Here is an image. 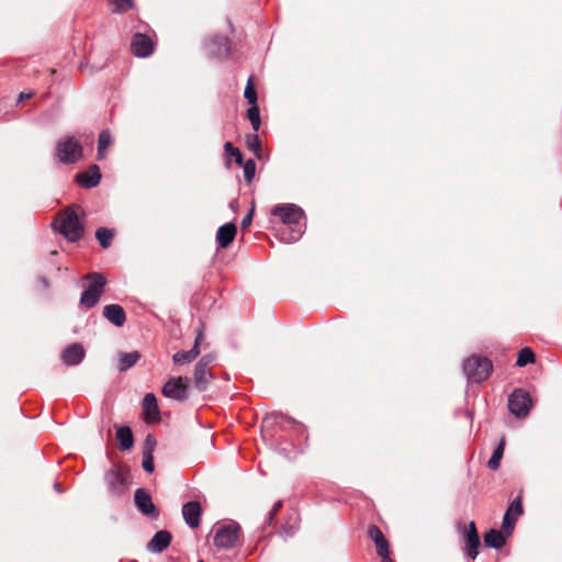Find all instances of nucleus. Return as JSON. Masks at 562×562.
<instances>
[{"instance_id":"nucleus-8","label":"nucleus","mask_w":562,"mask_h":562,"mask_svg":"<svg viewBox=\"0 0 562 562\" xmlns=\"http://www.w3.org/2000/svg\"><path fill=\"white\" fill-rule=\"evenodd\" d=\"M532 407L529 393L522 389H516L508 397V409L518 418L528 416Z\"/></svg>"},{"instance_id":"nucleus-6","label":"nucleus","mask_w":562,"mask_h":562,"mask_svg":"<svg viewBox=\"0 0 562 562\" xmlns=\"http://www.w3.org/2000/svg\"><path fill=\"white\" fill-rule=\"evenodd\" d=\"M128 470L121 465H115L105 473V481L112 496L121 497L128 490Z\"/></svg>"},{"instance_id":"nucleus-4","label":"nucleus","mask_w":562,"mask_h":562,"mask_svg":"<svg viewBox=\"0 0 562 562\" xmlns=\"http://www.w3.org/2000/svg\"><path fill=\"white\" fill-rule=\"evenodd\" d=\"M243 538V530L238 522L231 521L215 529L213 544L218 550L234 548Z\"/></svg>"},{"instance_id":"nucleus-31","label":"nucleus","mask_w":562,"mask_h":562,"mask_svg":"<svg viewBox=\"0 0 562 562\" xmlns=\"http://www.w3.org/2000/svg\"><path fill=\"white\" fill-rule=\"evenodd\" d=\"M251 106L247 110V117L249 119L254 131L257 133L260 128V111L258 104H250Z\"/></svg>"},{"instance_id":"nucleus-38","label":"nucleus","mask_w":562,"mask_h":562,"mask_svg":"<svg viewBox=\"0 0 562 562\" xmlns=\"http://www.w3.org/2000/svg\"><path fill=\"white\" fill-rule=\"evenodd\" d=\"M156 447V438L154 435L148 434L144 441L143 454H153Z\"/></svg>"},{"instance_id":"nucleus-26","label":"nucleus","mask_w":562,"mask_h":562,"mask_svg":"<svg viewBox=\"0 0 562 562\" xmlns=\"http://www.w3.org/2000/svg\"><path fill=\"white\" fill-rule=\"evenodd\" d=\"M140 358L138 351L124 352L120 355L119 371L123 372L133 367Z\"/></svg>"},{"instance_id":"nucleus-11","label":"nucleus","mask_w":562,"mask_h":562,"mask_svg":"<svg viewBox=\"0 0 562 562\" xmlns=\"http://www.w3.org/2000/svg\"><path fill=\"white\" fill-rule=\"evenodd\" d=\"M188 378H171L162 386V394L169 398L184 401L188 397Z\"/></svg>"},{"instance_id":"nucleus-27","label":"nucleus","mask_w":562,"mask_h":562,"mask_svg":"<svg viewBox=\"0 0 562 562\" xmlns=\"http://www.w3.org/2000/svg\"><path fill=\"white\" fill-rule=\"evenodd\" d=\"M112 144V136L111 133L108 130L102 131L99 134L98 139V159H104L105 158V150L110 147Z\"/></svg>"},{"instance_id":"nucleus-19","label":"nucleus","mask_w":562,"mask_h":562,"mask_svg":"<svg viewBox=\"0 0 562 562\" xmlns=\"http://www.w3.org/2000/svg\"><path fill=\"white\" fill-rule=\"evenodd\" d=\"M103 316L113 325L122 327L126 322V313L119 304H109L103 307Z\"/></svg>"},{"instance_id":"nucleus-47","label":"nucleus","mask_w":562,"mask_h":562,"mask_svg":"<svg viewBox=\"0 0 562 562\" xmlns=\"http://www.w3.org/2000/svg\"><path fill=\"white\" fill-rule=\"evenodd\" d=\"M198 562H204V561L200 560V561H198Z\"/></svg>"},{"instance_id":"nucleus-21","label":"nucleus","mask_w":562,"mask_h":562,"mask_svg":"<svg viewBox=\"0 0 562 562\" xmlns=\"http://www.w3.org/2000/svg\"><path fill=\"white\" fill-rule=\"evenodd\" d=\"M77 181L86 188H94L100 183L101 173L97 165H92L85 172L76 176Z\"/></svg>"},{"instance_id":"nucleus-33","label":"nucleus","mask_w":562,"mask_h":562,"mask_svg":"<svg viewBox=\"0 0 562 562\" xmlns=\"http://www.w3.org/2000/svg\"><path fill=\"white\" fill-rule=\"evenodd\" d=\"M247 148L256 154L258 158L261 157V143L258 135L250 134L246 137Z\"/></svg>"},{"instance_id":"nucleus-45","label":"nucleus","mask_w":562,"mask_h":562,"mask_svg":"<svg viewBox=\"0 0 562 562\" xmlns=\"http://www.w3.org/2000/svg\"><path fill=\"white\" fill-rule=\"evenodd\" d=\"M382 559L381 562H393L391 559H390V554H386L385 557H380Z\"/></svg>"},{"instance_id":"nucleus-36","label":"nucleus","mask_w":562,"mask_h":562,"mask_svg":"<svg viewBox=\"0 0 562 562\" xmlns=\"http://www.w3.org/2000/svg\"><path fill=\"white\" fill-rule=\"evenodd\" d=\"M244 168V177L245 180L250 183L252 179L255 178L256 173V162L254 159H248L246 162H243Z\"/></svg>"},{"instance_id":"nucleus-46","label":"nucleus","mask_w":562,"mask_h":562,"mask_svg":"<svg viewBox=\"0 0 562 562\" xmlns=\"http://www.w3.org/2000/svg\"><path fill=\"white\" fill-rule=\"evenodd\" d=\"M55 488L58 491V492H61L60 487H59V483H56L55 484Z\"/></svg>"},{"instance_id":"nucleus-32","label":"nucleus","mask_w":562,"mask_h":562,"mask_svg":"<svg viewBox=\"0 0 562 562\" xmlns=\"http://www.w3.org/2000/svg\"><path fill=\"white\" fill-rule=\"evenodd\" d=\"M113 13H125L134 7L133 0H110Z\"/></svg>"},{"instance_id":"nucleus-9","label":"nucleus","mask_w":562,"mask_h":562,"mask_svg":"<svg viewBox=\"0 0 562 562\" xmlns=\"http://www.w3.org/2000/svg\"><path fill=\"white\" fill-rule=\"evenodd\" d=\"M213 357L210 355L203 356L195 364L193 371L194 386L199 391H204L212 379L210 364Z\"/></svg>"},{"instance_id":"nucleus-43","label":"nucleus","mask_w":562,"mask_h":562,"mask_svg":"<svg viewBox=\"0 0 562 562\" xmlns=\"http://www.w3.org/2000/svg\"><path fill=\"white\" fill-rule=\"evenodd\" d=\"M33 92L32 91H29V92H21L20 95H19V99L18 101L19 102H22V101H25V100H29L33 97Z\"/></svg>"},{"instance_id":"nucleus-13","label":"nucleus","mask_w":562,"mask_h":562,"mask_svg":"<svg viewBox=\"0 0 562 562\" xmlns=\"http://www.w3.org/2000/svg\"><path fill=\"white\" fill-rule=\"evenodd\" d=\"M463 539H464V549L467 551V554L471 559H475L479 554V547H480V537L476 529V525L474 521H470L468 525V528L464 529L463 532Z\"/></svg>"},{"instance_id":"nucleus-24","label":"nucleus","mask_w":562,"mask_h":562,"mask_svg":"<svg viewBox=\"0 0 562 562\" xmlns=\"http://www.w3.org/2000/svg\"><path fill=\"white\" fill-rule=\"evenodd\" d=\"M116 439L120 442L121 450L125 451L133 447L134 437L130 427H120L116 431Z\"/></svg>"},{"instance_id":"nucleus-28","label":"nucleus","mask_w":562,"mask_h":562,"mask_svg":"<svg viewBox=\"0 0 562 562\" xmlns=\"http://www.w3.org/2000/svg\"><path fill=\"white\" fill-rule=\"evenodd\" d=\"M504 449H505V439L502 438L499 443H498V446L494 450L491 459L487 462V467L491 470L495 471V470H497L499 468L501 460H502L503 454H504Z\"/></svg>"},{"instance_id":"nucleus-42","label":"nucleus","mask_w":562,"mask_h":562,"mask_svg":"<svg viewBox=\"0 0 562 562\" xmlns=\"http://www.w3.org/2000/svg\"><path fill=\"white\" fill-rule=\"evenodd\" d=\"M252 214H254V209H251L248 212V214L243 218V221H241V228L243 229H246L247 227L250 226L251 221H252Z\"/></svg>"},{"instance_id":"nucleus-17","label":"nucleus","mask_w":562,"mask_h":562,"mask_svg":"<svg viewBox=\"0 0 562 562\" xmlns=\"http://www.w3.org/2000/svg\"><path fill=\"white\" fill-rule=\"evenodd\" d=\"M144 419L146 423H156L160 420V412L155 394L147 393L143 400Z\"/></svg>"},{"instance_id":"nucleus-15","label":"nucleus","mask_w":562,"mask_h":562,"mask_svg":"<svg viewBox=\"0 0 562 562\" xmlns=\"http://www.w3.org/2000/svg\"><path fill=\"white\" fill-rule=\"evenodd\" d=\"M368 537L374 542L379 557L391 554L390 543L384 537L382 530L376 525H370L368 528Z\"/></svg>"},{"instance_id":"nucleus-5","label":"nucleus","mask_w":562,"mask_h":562,"mask_svg":"<svg viewBox=\"0 0 562 562\" xmlns=\"http://www.w3.org/2000/svg\"><path fill=\"white\" fill-rule=\"evenodd\" d=\"M89 281L88 288L82 292L80 303L87 308H91L98 304L104 288L106 280L102 273L91 272L85 277Z\"/></svg>"},{"instance_id":"nucleus-12","label":"nucleus","mask_w":562,"mask_h":562,"mask_svg":"<svg viewBox=\"0 0 562 562\" xmlns=\"http://www.w3.org/2000/svg\"><path fill=\"white\" fill-rule=\"evenodd\" d=\"M154 43L149 36L136 33L131 41V52L137 57H148L153 54Z\"/></svg>"},{"instance_id":"nucleus-39","label":"nucleus","mask_w":562,"mask_h":562,"mask_svg":"<svg viewBox=\"0 0 562 562\" xmlns=\"http://www.w3.org/2000/svg\"><path fill=\"white\" fill-rule=\"evenodd\" d=\"M143 469L151 473L154 471V457L153 454H143Z\"/></svg>"},{"instance_id":"nucleus-30","label":"nucleus","mask_w":562,"mask_h":562,"mask_svg":"<svg viewBox=\"0 0 562 562\" xmlns=\"http://www.w3.org/2000/svg\"><path fill=\"white\" fill-rule=\"evenodd\" d=\"M535 361H536V356H535L533 351L530 348L525 347L518 352L516 364L518 367H525L529 363H533Z\"/></svg>"},{"instance_id":"nucleus-37","label":"nucleus","mask_w":562,"mask_h":562,"mask_svg":"<svg viewBox=\"0 0 562 562\" xmlns=\"http://www.w3.org/2000/svg\"><path fill=\"white\" fill-rule=\"evenodd\" d=\"M273 422L274 424H283V423H289V424H293L295 423V420L289 416H285L284 414L282 413H272L271 415L267 416L265 422L269 423V422Z\"/></svg>"},{"instance_id":"nucleus-41","label":"nucleus","mask_w":562,"mask_h":562,"mask_svg":"<svg viewBox=\"0 0 562 562\" xmlns=\"http://www.w3.org/2000/svg\"><path fill=\"white\" fill-rule=\"evenodd\" d=\"M282 505H283V504H282V501H278V502L273 505L272 509H271V510H270V513H269V518H268L269 524H271V522H272V520L274 519V517L278 515L279 510L282 508Z\"/></svg>"},{"instance_id":"nucleus-1","label":"nucleus","mask_w":562,"mask_h":562,"mask_svg":"<svg viewBox=\"0 0 562 562\" xmlns=\"http://www.w3.org/2000/svg\"><path fill=\"white\" fill-rule=\"evenodd\" d=\"M272 215L278 216L286 227L281 234V240L291 244L297 241L304 229L301 221L304 218V211L292 203L279 204L272 209Z\"/></svg>"},{"instance_id":"nucleus-35","label":"nucleus","mask_w":562,"mask_h":562,"mask_svg":"<svg viewBox=\"0 0 562 562\" xmlns=\"http://www.w3.org/2000/svg\"><path fill=\"white\" fill-rule=\"evenodd\" d=\"M224 150L225 153L231 156V157H234L235 159V162L239 166L243 165L244 162V157H243V154L241 151L237 148V147H234L232 143L229 142H226L224 144Z\"/></svg>"},{"instance_id":"nucleus-29","label":"nucleus","mask_w":562,"mask_h":562,"mask_svg":"<svg viewBox=\"0 0 562 562\" xmlns=\"http://www.w3.org/2000/svg\"><path fill=\"white\" fill-rule=\"evenodd\" d=\"M95 237L102 248H108L112 243L114 232L105 227H100L95 232Z\"/></svg>"},{"instance_id":"nucleus-18","label":"nucleus","mask_w":562,"mask_h":562,"mask_svg":"<svg viewBox=\"0 0 562 562\" xmlns=\"http://www.w3.org/2000/svg\"><path fill=\"white\" fill-rule=\"evenodd\" d=\"M237 227L234 223L222 225L216 233V243L218 248H227L235 239Z\"/></svg>"},{"instance_id":"nucleus-16","label":"nucleus","mask_w":562,"mask_h":562,"mask_svg":"<svg viewBox=\"0 0 562 562\" xmlns=\"http://www.w3.org/2000/svg\"><path fill=\"white\" fill-rule=\"evenodd\" d=\"M202 507L199 502H188L182 507V516L187 525L191 528H198L201 522Z\"/></svg>"},{"instance_id":"nucleus-25","label":"nucleus","mask_w":562,"mask_h":562,"mask_svg":"<svg viewBox=\"0 0 562 562\" xmlns=\"http://www.w3.org/2000/svg\"><path fill=\"white\" fill-rule=\"evenodd\" d=\"M200 355V349H196V346H193L188 351H178L172 356V361L175 364L182 366L184 363H190Z\"/></svg>"},{"instance_id":"nucleus-3","label":"nucleus","mask_w":562,"mask_h":562,"mask_svg":"<svg viewBox=\"0 0 562 562\" xmlns=\"http://www.w3.org/2000/svg\"><path fill=\"white\" fill-rule=\"evenodd\" d=\"M463 371L470 381L480 383L490 378L493 371V363L486 357L472 355L464 360Z\"/></svg>"},{"instance_id":"nucleus-40","label":"nucleus","mask_w":562,"mask_h":562,"mask_svg":"<svg viewBox=\"0 0 562 562\" xmlns=\"http://www.w3.org/2000/svg\"><path fill=\"white\" fill-rule=\"evenodd\" d=\"M203 339H204V328H203V325L201 324L200 327L196 329V335H195L193 346H196V349H200V345L203 341Z\"/></svg>"},{"instance_id":"nucleus-20","label":"nucleus","mask_w":562,"mask_h":562,"mask_svg":"<svg viewBox=\"0 0 562 562\" xmlns=\"http://www.w3.org/2000/svg\"><path fill=\"white\" fill-rule=\"evenodd\" d=\"M172 536L167 530H160L157 531L153 539L147 543V549L150 552L160 553L165 551L170 542H171Z\"/></svg>"},{"instance_id":"nucleus-10","label":"nucleus","mask_w":562,"mask_h":562,"mask_svg":"<svg viewBox=\"0 0 562 562\" xmlns=\"http://www.w3.org/2000/svg\"><path fill=\"white\" fill-rule=\"evenodd\" d=\"M524 514L522 497L518 495L508 506L502 522V528L507 536L514 531L518 518Z\"/></svg>"},{"instance_id":"nucleus-34","label":"nucleus","mask_w":562,"mask_h":562,"mask_svg":"<svg viewBox=\"0 0 562 562\" xmlns=\"http://www.w3.org/2000/svg\"><path fill=\"white\" fill-rule=\"evenodd\" d=\"M244 97L247 99L248 103L249 104H257V91H256V88H255V82H254V78L250 77L247 81V85H246V88H245V92H244Z\"/></svg>"},{"instance_id":"nucleus-2","label":"nucleus","mask_w":562,"mask_h":562,"mask_svg":"<svg viewBox=\"0 0 562 562\" xmlns=\"http://www.w3.org/2000/svg\"><path fill=\"white\" fill-rule=\"evenodd\" d=\"M80 210L79 205L72 204L58 212L54 223L56 229L71 243L79 240L85 233V226L79 218Z\"/></svg>"},{"instance_id":"nucleus-44","label":"nucleus","mask_w":562,"mask_h":562,"mask_svg":"<svg viewBox=\"0 0 562 562\" xmlns=\"http://www.w3.org/2000/svg\"><path fill=\"white\" fill-rule=\"evenodd\" d=\"M38 281L41 282L43 289L47 290L49 288V281L46 277L41 276Z\"/></svg>"},{"instance_id":"nucleus-22","label":"nucleus","mask_w":562,"mask_h":562,"mask_svg":"<svg viewBox=\"0 0 562 562\" xmlns=\"http://www.w3.org/2000/svg\"><path fill=\"white\" fill-rule=\"evenodd\" d=\"M85 357V349L80 344L69 345L63 352V360L67 366L79 364Z\"/></svg>"},{"instance_id":"nucleus-14","label":"nucleus","mask_w":562,"mask_h":562,"mask_svg":"<svg viewBox=\"0 0 562 562\" xmlns=\"http://www.w3.org/2000/svg\"><path fill=\"white\" fill-rule=\"evenodd\" d=\"M134 502L143 515L158 516L157 507L153 503L151 496L146 490L137 488L134 493Z\"/></svg>"},{"instance_id":"nucleus-23","label":"nucleus","mask_w":562,"mask_h":562,"mask_svg":"<svg viewBox=\"0 0 562 562\" xmlns=\"http://www.w3.org/2000/svg\"><path fill=\"white\" fill-rule=\"evenodd\" d=\"M508 537L503 529H491L484 535V544L490 548L501 549L506 543Z\"/></svg>"},{"instance_id":"nucleus-7","label":"nucleus","mask_w":562,"mask_h":562,"mask_svg":"<svg viewBox=\"0 0 562 562\" xmlns=\"http://www.w3.org/2000/svg\"><path fill=\"white\" fill-rule=\"evenodd\" d=\"M82 146L75 137H66L57 143L56 153L64 164H74L82 157Z\"/></svg>"}]
</instances>
